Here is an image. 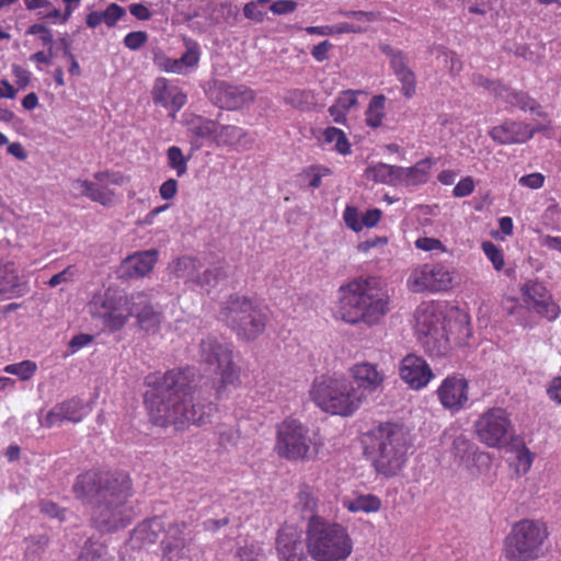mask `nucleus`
Returning <instances> with one entry per match:
<instances>
[{"instance_id": "nucleus-1", "label": "nucleus", "mask_w": 561, "mask_h": 561, "mask_svg": "<svg viewBox=\"0 0 561 561\" xmlns=\"http://www.w3.org/2000/svg\"><path fill=\"white\" fill-rule=\"evenodd\" d=\"M151 389L145 394V402L152 423L158 426L205 424L215 407L201 401L196 389L193 368L169 370L162 376L146 378Z\"/></svg>"}, {"instance_id": "nucleus-2", "label": "nucleus", "mask_w": 561, "mask_h": 561, "mask_svg": "<svg viewBox=\"0 0 561 561\" xmlns=\"http://www.w3.org/2000/svg\"><path fill=\"white\" fill-rule=\"evenodd\" d=\"M390 309V297L375 277L359 276L339 287L335 316L345 323L371 328Z\"/></svg>"}, {"instance_id": "nucleus-3", "label": "nucleus", "mask_w": 561, "mask_h": 561, "mask_svg": "<svg viewBox=\"0 0 561 561\" xmlns=\"http://www.w3.org/2000/svg\"><path fill=\"white\" fill-rule=\"evenodd\" d=\"M364 444L379 474L393 477L401 471L407 460L408 440L400 426L380 424L366 434Z\"/></svg>"}, {"instance_id": "nucleus-4", "label": "nucleus", "mask_w": 561, "mask_h": 561, "mask_svg": "<svg viewBox=\"0 0 561 561\" xmlns=\"http://www.w3.org/2000/svg\"><path fill=\"white\" fill-rule=\"evenodd\" d=\"M131 495V482L126 473L107 479L92 512V520L102 533H114L127 527L133 519V511L127 505Z\"/></svg>"}, {"instance_id": "nucleus-5", "label": "nucleus", "mask_w": 561, "mask_h": 561, "mask_svg": "<svg viewBox=\"0 0 561 561\" xmlns=\"http://www.w3.org/2000/svg\"><path fill=\"white\" fill-rule=\"evenodd\" d=\"M306 548L314 561H344L353 552V540L342 524L313 519L306 528Z\"/></svg>"}, {"instance_id": "nucleus-6", "label": "nucleus", "mask_w": 561, "mask_h": 561, "mask_svg": "<svg viewBox=\"0 0 561 561\" xmlns=\"http://www.w3.org/2000/svg\"><path fill=\"white\" fill-rule=\"evenodd\" d=\"M309 396L322 411L334 415L351 416L363 405L354 386L344 376H317Z\"/></svg>"}, {"instance_id": "nucleus-7", "label": "nucleus", "mask_w": 561, "mask_h": 561, "mask_svg": "<svg viewBox=\"0 0 561 561\" xmlns=\"http://www.w3.org/2000/svg\"><path fill=\"white\" fill-rule=\"evenodd\" d=\"M549 533L540 520L523 519L515 523L505 537L503 554L508 561H533L548 550Z\"/></svg>"}, {"instance_id": "nucleus-8", "label": "nucleus", "mask_w": 561, "mask_h": 561, "mask_svg": "<svg viewBox=\"0 0 561 561\" xmlns=\"http://www.w3.org/2000/svg\"><path fill=\"white\" fill-rule=\"evenodd\" d=\"M145 302V293L126 296L106 290L102 295L94 296L88 308L91 317L101 322L104 331L116 332L134 316L136 306Z\"/></svg>"}, {"instance_id": "nucleus-9", "label": "nucleus", "mask_w": 561, "mask_h": 561, "mask_svg": "<svg viewBox=\"0 0 561 561\" xmlns=\"http://www.w3.org/2000/svg\"><path fill=\"white\" fill-rule=\"evenodd\" d=\"M415 335L427 355L444 357L450 351L447 322L434 304H423L415 311Z\"/></svg>"}, {"instance_id": "nucleus-10", "label": "nucleus", "mask_w": 561, "mask_h": 561, "mask_svg": "<svg viewBox=\"0 0 561 561\" xmlns=\"http://www.w3.org/2000/svg\"><path fill=\"white\" fill-rule=\"evenodd\" d=\"M199 360L218 376L216 393L221 398L228 387L240 383V370L232 359V345L217 336L207 335L199 344Z\"/></svg>"}, {"instance_id": "nucleus-11", "label": "nucleus", "mask_w": 561, "mask_h": 561, "mask_svg": "<svg viewBox=\"0 0 561 561\" xmlns=\"http://www.w3.org/2000/svg\"><path fill=\"white\" fill-rule=\"evenodd\" d=\"M220 319L245 340H254L265 329L266 314L250 299L238 295L222 302Z\"/></svg>"}, {"instance_id": "nucleus-12", "label": "nucleus", "mask_w": 561, "mask_h": 561, "mask_svg": "<svg viewBox=\"0 0 561 561\" xmlns=\"http://www.w3.org/2000/svg\"><path fill=\"white\" fill-rule=\"evenodd\" d=\"M523 304H518L513 298H507L503 302L504 309L516 318L523 325H529L525 313L534 311L539 317L549 321L556 320L560 316V308L553 301L552 296L546 286L537 280L526 282L522 288Z\"/></svg>"}, {"instance_id": "nucleus-13", "label": "nucleus", "mask_w": 561, "mask_h": 561, "mask_svg": "<svg viewBox=\"0 0 561 561\" xmlns=\"http://www.w3.org/2000/svg\"><path fill=\"white\" fill-rule=\"evenodd\" d=\"M478 439L490 448L508 446L515 436V428L510 413L503 408L484 411L474 422Z\"/></svg>"}, {"instance_id": "nucleus-14", "label": "nucleus", "mask_w": 561, "mask_h": 561, "mask_svg": "<svg viewBox=\"0 0 561 561\" xmlns=\"http://www.w3.org/2000/svg\"><path fill=\"white\" fill-rule=\"evenodd\" d=\"M276 453L288 460L309 457L311 437L309 430L299 421L287 419L277 426Z\"/></svg>"}, {"instance_id": "nucleus-15", "label": "nucleus", "mask_w": 561, "mask_h": 561, "mask_svg": "<svg viewBox=\"0 0 561 561\" xmlns=\"http://www.w3.org/2000/svg\"><path fill=\"white\" fill-rule=\"evenodd\" d=\"M453 271L442 263L423 264L415 267L407 280L413 293H438L453 286Z\"/></svg>"}, {"instance_id": "nucleus-16", "label": "nucleus", "mask_w": 561, "mask_h": 561, "mask_svg": "<svg viewBox=\"0 0 561 561\" xmlns=\"http://www.w3.org/2000/svg\"><path fill=\"white\" fill-rule=\"evenodd\" d=\"M354 391L364 404L369 396L381 392L387 379L385 369L378 364L370 362H358L348 369Z\"/></svg>"}, {"instance_id": "nucleus-17", "label": "nucleus", "mask_w": 561, "mask_h": 561, "mask_svg": "<svg viewBox=\"0 0 561 561\" xmlns=\"http://www.w3.org/2000/svg\"><path fill=\"white\" fill-rule=\"evenodd\" d=\"M91 412V407L79 398H71L55 404L39 423L45 427L60 426L65 422L79 423Z\"/></svg>"}, {"instance_id": "nucleus-18", "label": "nucleus", "mask_w": 561, "mask_h": 561, "mask_svg": "<svg viewBox=\"0 0 561 561\" xmlns=\"http://www.w3.org/2000/svg\"><path fill=\"white\" fill-rule=\"evenodd\" d=\"M399 376L412 390L425 388L435 377L426 360L415 354H408L402 358Z\"/></svg>"}, {"instance_id": "nucleus-19", "label": "nucleus", "mask_w": 561, "mask_h": 561, "mask_svg": "<svg viewBox=\"0 0 561 561\" xmlns=\"http://www.w3.org/2000/svg\"><path fill=\"white\" fill-rule=\"evenodd\" d=\"M437 396L445 409L459 411L468 402V382L460 375L448 376L438 387Z\"/></svg>"}, {"instance_id": "nucleus-20", "label": "nucleus", "mask_w": 561, "mask_h": 561, "mask_svg": "<svg viewBox=\"0 0 561 561\" xmlns=\"http://www.w3.org/2000/svg\"><path fill=\"white\" fill-rule=\"evenodd\" d=\"M213 96L220 107L238 110L253 102L255 93L245 85H233L221 81L215 84Z\"/></svg>"}, {"instance_id": "nucleus-21", "label": "nucleus", "mask_w": 561, "mask_h": 561, "mask_svg": "<svg viewBox=\"0 0 561 561\" xmlns=\"http://www.w3.org/2000/svg\"><path fill=\"white\" fill-rule=\"evenodd\" d=\"M276 551L279 561H308L300 535L291 527L278 531Z\"/></svg>"}, {"instance_id": "nucleus-22", "label": "nucleus", "mask_w": 561, "mask_h": 561, "mask_svg": "<svg viewBox=\"0 0 561 561\" xmlns=\"http://www.w3.org/2000/svg\"><path fill=\"white\" fill-rule=\"evenodd\" d=\"M537 128L522 122H505L490 130V137L502 145L523 144L531 139Z\"/></svg>"}, {"instance_id": "nucleus-23", "label": "nucleus", "mask_w": 561, "mask_h": 561, "mask_svg": "<svg viewBox=\"0 0 561 561\" xmlns=\"http://www.w3.org/2000/svg\"><path fill=\"white\" fill-rule=\"evenodd\" d=\"M123 472H96L88 471L77 478L73 492L77 497L85 500L93 496L102 500V489L107 479H112Z\"/></svg>"}, {"instance_id": "nucleus-24", "label": "nucleus", "mask_w": 561, "mask_h": 561, "mask_svg": "<svg viewBox=\"0 0 561 561\" xmlns=\"http://www.w3.org/2000/svg\"><path fill=\"white\" fill-rule=\"evenodd\" d=\"M152 99L154 103L172 112V117L179 112L186 103V94L176 85L169 84L165 78L156 80Z\"/></svg>"}, {"instance_id": "nucleus-25", "label": "nucleus", "mask_w": 561, "mask_h": 561, "mask_svg": "<svg viewBox=\"0 0 561 561\" xmlns=\"http://www.w3.org/2000/svg\"><path fill=\"white\" fill-rule=\"evenodd\" d=\"M185 527V523H175L169 527L168 535L162 541L163 557L168 561H182L188 559L185 551L187 541L182 536Z\"/></svg>"}, {"instance_id": "nucleus-26", "label": "nucleus", "mask_w": 561, "mask_h": 561, "mask_svg": "<svg viewBox=\"0 0 561 561\" xmlns=\"http://www.w3.org/2000/svg\"><path fill=\"white\" fill-rule=\"evenodd\" d=\"M157 260L158 251L154 249L137 252L128 256L121 268L127 277H144L152 271Z\"/></svg>"}, {"instance_id": "nucleus-27", "label": "nucleus", "mask_w": 561, "mask_h": 561, "mask_svg": "<svg viewBox=\"0 0 561 561\" xmlns=\"http://www.w3.org/2000/svg\"><path fill=\"white\" fill-rule=\"evenodd\" d=\"M294 507L302 519L308 520L307 525H310L313 519H324L319 515L317 492L308 485H302L299 489Z\"/></svg>"}, {"instance_id": "nucleus-28", "label": "nucleus", "mask_w": 561, "mask_h": 561, "mask_svg": "<svg viewBox=\"0 0 561 561\" xmlns=\"http://www.w3.org/2000/svg\"><path fill=\"white\" fill-rule=\"evenodd\" d=\"M202 268V263L191 256H182L169 264V271L173 278L195 289L196 275Z\"/></svg>"}, {"instance_id": "nucleus-29", "label": "nucleus", "mask_w": 561, "mask_h": 561, "mask_svg": "<svg viewBox=\"0 0 561 561\" xmlns=\"http://www.w3.org/2000/svg\"><path fill=\"white\" fill-rule=\"evenodd\" d=\"M24 291L15 264L0 259V295L22 296Z\"/></svg>"}, {"instance_id": "nucleus-30", "label": "nucleus", "mask_w": 561, "mask_h": 561, "mask_svg": "<svg viewBox=\"0 0 561 561\" xmlns=\"http://www.w3.org/2000/svg\"><path fill=\"white\" fill-rule=\"evenodd\" d=\"M431 161L428 159L421 160L410 168L399 167L398 179L399 185L417 186L428 180Z\"/></svg>"}, {"instance_id": "nucleus-31", "label": "nucleus", "mask_w": 561, "mask_h": 561, "mask_svg": "<svg viewBox=\"0 0 561 561\" xmlns=\"http://www.w3.org/2000/svg\"><path fill=\"white\" fill-rule=\"evenodd\" d=\"M453 453L466 467H469L471 461L480 460L486 456L484 453L479 451L478 447L462 433L454 435Z\"/></svg>"}, {"instance_id": "nucleus-32", "label": "nucleus", "mask_w": 561, "mask_h": 561, "mask_svg": "<svg viewBox=\"0 0 561 561\" xmlns=\"http://www.w3.org/2000/svg\"><path fill=\"white\" fill-rule=\"evenodd\" d=\"M79 561H134L130 557L124 553L118 556V559L112 554L107 547L101 542L88 540L82 548Z\"/></svg>"}, {"instance_id": "nucleus-33", "label": "nucleus", "mask_w": 561, "mask_h": 561, "mask_svg": "<svg viewBox=\"0 0 561 561\" xmlns=\"http://www.w3.org/2000/svg\"><path fill=\"white\" fill-rule=\"evenodd\" d=\"M163 530V523L160 517H152L140 523L133 531V540L141 546L153 543Z\"/></svg>"}, {"instance_id": "nucleus-34", "label": "nucleus", "mask_w": 561, "mask_h": 561, "mask_svg": "<svg viewBox=\"0 0 561 561\" xmlns=\"http://www.w3.org/2000/svg\"><path fill=\"white\" fill-rule=\"evenodd\" d=\"M398 170V165L377 163L366 168L364 174L368 181L397 186L399 185Z\"/></svg>"}, {"instance_id": "nucleus-35", "label": "nucleus", "mask_w": 561, "mask_h": 561, "mask_svg": "<svg viewBox=\"0 0 561 561\" xmlns=\"http://www.w3.org/2000/svg\"><path fill=\"white\" fill-rule=\"evenodd\" d=\"M247 133L244 129L232 126H218L217 131L215 133L214 140L219 146H242L245 147L248 145L247 141Z\"/></svg>"}, {"instance_id": "nucleus-36", "label": "nucleus", "mask_w": 561, "mask_h": 561, "mask_svg": "<svg viewBox=\"0 0 561 561\" xmlns=\"http://www.w3.org/2000/svg\"><path fill=\"white\" fill-rule=\"evenodd\" d=\"M343 507L351 513H376L381 508V500L374 494L358 495L355 499H344Z\"/></svg>"}, {"instance_id": "nucleus-37", "label": "nucleus", "mask_w": 561, "mask_h": 561, "mask_svg": "<svg viewBox=\"0 0 561 561\" xmlns=\"http://www.w3.org/2000/svg\"><path fill=\"white\" fill-rule=\"evenodd\" d=\"M134 314L137 317L141 329L148 332H154L161 323V313L156 311L153 307L149 305L147 295L146 302L140 306H136Z\"/></svg>"}, {"instance_id": "nucleus-38", "label": "nucleus", "mask_w": 561, "mask_h": 561, "mask_svg": "<svg viewBox=\"0 0 561 561\" xmlns=\"http://www.w3.org/2000/svg\"><path fill=\"white\" fill-rule=\"evenodd\" d=\"M185 51L180 58H175L178 75H186L195 69L199 62L201 49L199 45L193 41L185 42Z\"/></svg>"}, {"instance_id": "nucleus-39", "label": "nucleus", "mask_w": 561, "mask_h": 561, "mask_svg": "<svg viewBox=\"0 0 561 561\" xmlns=\"http://www.w3.org/2000/svg\"><path fill=\"white\" fill-rule=\"evenodd\" d=\"M322 142L332 145L333 149L340 154L351 153V146L345 133L336 127H328L322 131Z\"/></svg>"}, {"instance_id": "nucleus-40", "label": "nucleus", "mask_w": 561, "mask_h": 561, "mask_svg": "<svg viewBox=\"0 0 561 561\" xmlns=\"http://www.w3.org/2000/svg\"><path fill=\"white\" fill-rule=\"evenodd\" d=\"M396 77L402 84V93L410 99L415 93V75L408 66V59L400 64L397 60L396 67L392 68Z\"/></svg>"}, {"instance_id": "nucleus-41", "label": "nucleus", "mask_w": 561, "mask_h": 561, "mask_svg": "<svg viewBox=\"0 0 561 561\" xmlns=\"http://www.w3.org/2000/svg\"><path fill=\"white\" fill-rule=\"evenodd\" d=\"M386 98L383 95H375L370 100L365 112L366 124L371 128L380 127L385 117Z\"/></svg>"}, {"instance_id": "nucleus-42", "label": "nucleus", "mask_w": 561, "mask_h": 561, "mask_svg": "<svg viewBox=\"0 0 561 561\" xmlns=\"http://www.w3.org/2000/svg\"><path fill=\"white\" fill-rule=\"evenodd\" d=\"M3 371L16 376L22 381H27L36 374L37 364L33 360L25 359L4 366Z\"/></svg>"}, {"instance_id": "nucleus-43", "label": "nucleus", "mask_w": 561, "mask_h": 561, "mask_svg": "<svg viewBox=\"0 0 561 561\" xmlns=\"http://www.w3.org/2000/svg\"><path fill=\"white\" fill-rule=\"evenodd\" d=\"M168 165L174 170L179 178L187 172L188 159L184 157L180 147L171 146L167 150Z\"/></svg>"}, {"instance_id": "nucleus-44", "label": "nucleus", "mask_w": 561, "mask_h": 561, "mask_svg": "<svg viewBox=\"0 0 561 561\" xmlns=\"http://www.w3.org/2000/svg\"><path fill=\"white\" fill-rule=\"evenodd\" d=\"M190 131L201 139L211 138L214 140L217 131V124L214 121L196 117L190 123Z\"/></svg>"}, {"instance_id": "nucleus-45", "label": "nucleus", "mask_w": 561, "mask_h": 561, "mask_svg": "<svg viewBox=\"0 0 561 561\" xmlns=\"http://www.w3.org/2000/svg\"><path fill=\"white\" fill-rule=\"evenodd\" d=\"M284 101L296 108L306 110L313 103V94L309 90L294 89L285 94Z\"/></svg>"}, {"instance_id": "nucleus-46", "label": "nucleus", "mask_w": 561, "mask_h": 561, "mask_svg": "<svg viewBox=\"0 0 561 561\" xmlns=\"http://www.w3.org/2000/svg\"><path fill=\"white\" fill-rule=\"evenodd\" d=\"M219 270L217 267H204L198 270L195 282V289L209 290L217 283Z\"/></svg>"}, {"instance_id": "nucleus-47", "label": "nucleus", "mask_w": 561, "mask_h": 561, "mask_svg": "<svg viewBox=\"0 0 561 561\" xmlns=\"http://www.w3.org/2000/svg\"><path fill=\"white\" fill-rule=\"evenodd\" d=\"M93 202H98L102 205H111L114 201V193L108 187L101 185L98 181L90 182L88 195Z\"/></svg>"}, {"instance_id": "nucleus-48", "label": "nucleus", "mask_w": 561, "mask_h": 561, "mask_svg": "<svg viewBox=\"0 0 561 561\" xmlns=\"http://www.w3.org/2000/svg\"><path fill=\"white\" fill-rule=\"evenodd\" d=\"M438 58H443L445 67L451 75H458L462 69V62L458 56L445 47L438 46L435 48Z\"/></svg>"}, {"instance_id": "nucleus-49", "label": "nucleus", "mask_w": 561, "mask_h": 561, "mask_svg": "<svg viewBox=\"0 0 561 561\" xmlns=\"http://www.w3.org/2000/svg\"><path fill=\"white\" fill-rule=\"evenodd\" d=\"M268 1L270 0H253L245 3L243 7V15L248 20L254 21L256 23L263 22L265 18V11L263 10V7Z\"/></svg>"}, {"instance_id": "nucleus-50", "label": "nucleus", "mask_w": 561, "mask_h": 561, "mask_svg": "<svg viewBox=\"0 0 561 561\" xmlns=\"http://www.w3.org/2000/svg\"><path fill=\"white\" fill-rule=\"evenodd\" d=\"M102 22L107 27L116 26L117 22L126 15V11L117 3H110L105 10L101 11Z\"/></svg>"}, {"instance_id": "nucleus-51", "label": "nucleus", "mask_w": 561, "mask_h": 561, "mask_svg": "<svg viewBox=\"0 0 561 561\" xmlns=\"http://www.w3.org/2000/svg\"><path fill=\"white\" fill-rule=\"evenodd\" d=\"M481 247L493 267L496 271H501L504 267V255L502 251L491 241H484Z\"/></svg>"}, {"instance_id": "nucleus-52", "label": "nucleus", "mask_w": 561, "mask_h": 561, "mask_svg": "<svg viewBox=\"0 0 561 561\" xmlns=\"http://www.w3.org/2000/svg\"><path fill=\"white\" fill-rule=\"evenodd\" d=\"M414 245L416 249L425 252H439L446 253L448 250L439 239L431 237H420L415 240Z\"/></svg>"}, {"instance_id": "nucleus-53", "label": "nucleus", "mask_w": 561, "mask_h": 561, "mask_svg": "<svg viewBox=\"0 0 561 561\" xmlns=\"http://www.w3.org/2000/svg\"><path fill=\"white\" fill-rule=\"evenodd\" d=\"M343 220L346 225V227L354 232H360L362 231V213L352 205H347L343 211Z\"/></svg>"}, {"instance_id": "nucleus-54", "label": "nucleus", "mask_w": 561, "mask_h": 561, "mask_svg": "<svg viewBox=\"0 0 561 561\" xmlns=\"http://www.w3.org/2000/svg\"><path fill=\"white\" fill-rule=\"evenodd\" d=\"M305 174L309 178V185L317 188L322 183V178L330 174V169L322 165H312L305 170Z\"/></svg>"}, {"instance_id": "nucleus-55", "label": "nucleus", "mask_w": 561, "mask_h": 561, "mask_svg": "<svg viewBox=\"0 0 561 561\" xmlns=\"http://www.w3.org/2000/svg\"><path fill=\"white\" fill-rule=\"evenodd\" d=\"M94 179L105 187H107L108 184L123 185L125 183V176L122 173L114 171L96 172L94 174Z\"/></svg>"}, {"instance_id": "nucleus-56", "label": "nucleus", "mask_w": 561, "mask_h": 561, "mask_svg": "<svg viewBox=\"0 0 561 561\" xmlns=\"http://www.w3.org/2000/svg\"><path fill=\"white\" fill-rule=\"evenodd\" d=\"M148 41V35L146 32H142V31H135V32H130L128 33L125 37H124V45L129 48L130 50H137L139 49L142 45L146 44V42Z\"/></svg>"}, {"instance_id": "nucleus-57", "label": "nucleus", "mask_w": 561, "mask_h": 561, "mask_svg": "<svg viewBox=\"0 0 561 561\" xmlns=\"http://www.w3.org/2000/svg\"><path fill=\"white\" fill-rule=\"evenodd\" d=\"M26 34L36 35L39 37L44 46H51L54 42V37L51 31L45 26L44 24H33L31 25Z\"/></svg>"}, {"instance_id": "nucleus-58", "label": "nucleus", "mask_w": 561, "mask_h": 561, "mask_svg": "<svg viewBox=\"0 0 561 561\" xmlns=\"http://www.w3.org/2000/svg\"><path fill=\"white\" fill-rule=\"evenodd\" d=\"M518 184L530 190H539L545 184V175L539 172L529 173L520 176Z\"/></svg>"}, {"instance_id": "nucleus-59", "label": "nucleus", "mask_w": 561, "mask_h": 561, "mask_svg": "<svg viewBox=\"0 0 561 561\" xmlns=\"http://www.w3.org/2000/svg\"><path fill=\"white\" fill-rule=\"evenodd\" d=\"M219 444L224 447L234 445L239 438V432L232 427L221 426L217 431Z\"/></svg>"}, {"instance_id": "nucleus-60", "label": "nucleus", "mask_w": 561, "mask_h": 561, "mask_svg": "<svg viewBox=\"0 0 561 561\" xmlns=\"http://www.w3.org/2000/svg\"><path fill=\"white\" fill-rule=\"evenodd\" d=\"M261 556L262 549L254 543L247 545L238 550L240 561H259Z\"/></svg>"}, {"instance_id": "nucleus-61", "label": "nucleus", "mask_w": 561, "mask_h": 561, "mask_svg": "<svg viewBox=\"0 0 561 561\" xmlns=\"http://www.w3.org/2000/svg\"><path fill=\"white\" fill-rule=\"evenodd\" d=\"M474 190V182L472 178L466 176L461 179L454 187L453 194L455 197H466L469 196Z\"/></svg>"}, {"instance_id": "nucleus-62", "label": "nucleus", "mask_w": 561, "mask_h": 561, "mask_svg": "<svg viewBox=\"0 0 561 561\" xmlns=\"http://www.w3.org/2000/svg\"><path fill=\"white\" fill-rule=\"evenodd\" d=\"M336 105L346 113L357 104V93L355 91H344L335 101Z\"/></svg>"}, {"instance_id": "nucleus-63", "label": "nucleus", "mask_w": 561, "mask_h": 561, "mask_svg": "<svg viewBox=\"0 0 561 561\" xmlns=\"http://www.w3.org/2000/svg\"><path fill=\"white\" fill-rule=\"evenodd\" d=\"M297 9V3L294 0H277L274 1L270 10L276 15H283L294 12Z\"/></svg>"}, {"instance_id": "nucleus-64", "label": "nucleus", "mask_w": 561, "mask_h": 561, "mask_svg": "<svg viewBox=\"0 0 561 561\" xmlns=\"http://www.w3.org/2000/svg\"><path fill=\"white\" fill-rule=\"evenodd\" d=\"M549 399L561 405V377H554L547 387Z\"/></svg>"}]
</instances>
